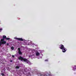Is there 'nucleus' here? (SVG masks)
<instances>
[{
  "label": "nucleus",
  "mask_w": 76,
  "mask_h": 76,
  "mask_svg": "<svg viewBox=\"0 0 76 76\" xmlns=\"http://www.w3.org/2000/svg\"><path fill=\"white\" fill-rule=\"evenodd\" d=\"M18 58L20 60H21V61H24L26 62L27 61H28V59H26V58H24L22 57V56H19Z\"/></svg>",
  "instance_id": "nucleus-1"
},
{
  "label": "nucleus",
  "mask_w": 76,
  "mask_h": 76,
  "mask_svg": "<svg viewBox=\"0 0 76 76\" xmlns=\"http://www.w3.org/2000/svg\"><path fill=\"white\" fill-rule=\"evenodd\" d=\"M6 44V41H1L0 42V46L1 45V44Z\"/></svg>",
  "instance_id": "nucleus-2"
},
{
  "label": "nucleus",
  "mask_w": 76,
  "mask_h": 76,
  "mask_svg": "<svg viewBox=\"0 0 76 76\" xmlns=\"http://www.w3.org/2000/svg\"><path fill=\"white\" fill-rule=\"evenodd\" d=\"M18 54H20V55H21L22 54V53L21 52V51H20V48H19L18 49Z\"/></svg>",
  "instance_id": "nucleus-3"
},
{
  "label": "nucleus",
  "mask_w": 76,
  "mask_h": 76,
  "mask_svg": "<svg viewBox=\"0 0 76 76\" xmlns=\"http://www.w3.org/2000/svg\"><path fill=\"white\" fill-rule=\"evenodd\" d=\"M3 39H1V41H4V39L6 38V36L5 35H3Z\"/></svg>",
  "instance_id": "nucleus-4"
},
{
  "label": "nucleus",
  "mask_w": 76,
  "mask_h": 76,
  "mask_svg": "<svg viewBox=\"0 0 76 76\" xmlns=\"http://www.w3.org/2000/svg\"><path fill=\"white\" fill-rule=\"evenodd\" d=\"M60 49H61V50H62L63 49V48H64V45H63L62 44H61L60 45Z\"/></svg>",
  "instance_id": "nucleus-5"
},
{
  "label": "nucleus",
  "mask_w": 76,
  "mask_h": 76,
  "mask_svg": "<svg viewBox=\"0 0 76 76\" xmlns=\"http://www.w3.org/2000/svg\"><path fill=\"white\" fill-rule=\"evenodd\" d=\"M62 50V52L63 53H65L67 51V49L66 48H64Z\"/></svg>",
  "instance_id": "nucleus-6"
},
{
  "label": "nucleus",
  "mask_w": 76,
  "mask_h": 76,
  "mask_svg": "<svg viewBox=\"0 0 76 76\" xmlns=\"http://www.w3.org/2000/svg\"><path fill=\"white\" fill-rule=\"evenodd\" d=\"M48 75H47V74H40L39 76H47Z\"/></svg>",
  "instance_id": "nucleus-7"
},
{
  "label": "nucleus",
  "mask_w": 76,
  "mask_h": 76,
  "mask_svg": "<svg viewBox=\"0 0 76 76\" xmlns=\"http://www.w3.org/2000/svg\"><path fill=\"white\" fill-rule=\"evenodd\" d=\"M18 40L19 41H23V40L22 38H19Z\"/></svg>",
  "instance_id": "nucleus-8"
},
{
  "label": "nucleus",
  "mask_w": 76,
  "mask_h": 76,
  "mask_svg": "<svg viewBox=\"0 0 76 76\" xmlns=\"http://www.w3.org/2000/svg\"><path fill=\"white\" fill-rule=\"evenodd\" d=\"M36 54L37 56H39V53L37 52L36 53Z\"/></svg>",
  "instance_id": "nucleus-9"
},
{
  "label": "nucleus",
  "mask_w": 76,
  "mask_h": 76,
  "mask_svg": "<svg viewBox=\"0 0 76 76\" xmlns=\"http://www.w3.org/2000/svg\"><path fill=\"white\" fill-rule=\"evenodd\" d=\"M6 39H7V40H9L10 39L9 37H6Z\"/></svg>",
  "instance_id": "nucleus-10"
},
{
  "label": "nucleus",
  "mask_w": 76,
  "mask_h": 76,
  "mask_svg": "<svg viewBox=\"0 0 76 76\" xmlns=\"http://www.w3.org/2000/svg\"><path fill=\"white\" fill-rule=\"evenodd\" d=\"M11 49L12 50H14V47H12L11 48Z\"/></svg>",
  "instance_id": "nucleus-11"
},
{
  "label": "nucleus",
  "mask_w": 76,
  "mask_h": 76,
  "mask_svg": "<svg viewBox=\"0 0 76 76\" xmlns=\"http://www.w3.org/2000/svg\"><path fill=\"white\" fill-rule=\"evenodd\" d=\"M15 68L16 69H19V66H16Z\"/></svg>",
  "instance_id": "nucleus-12"
},
{
  "label": "nucleus",
  "mask_w": 76,
  "mask_h": 76,
  "mask_svg": "<svg viewBox=\"0 0 76 76\" xmlns=\"http://www.w3.org/2000/svg\"><path fill=\"white\" fill-rule=\"evenodd\" d=\"M15 39H17V40H19V38H18L17 37L15 38Z\"/></svg>",
  "instance_id": "nucleus-13"
},
{
  "label": "nucleus",
  "mask_w": 76,
  "mask_h": 76,
  "mask_svg": "<svg viewBox=\"0 0 76 76\" xmlns=\"http://www.w3.org/2000/svg\"><path fill=\"white\" fill-rule=\"evenodd\" d=\"M12 57L13 58H14L15 57V56L14 55H12Z\"/></svg>",
  "instance_id": "nucleus-14"
},
{
  "label": "nucleus",
  "mask_w": 76,
  "mask_h": 76,
  "mask_svg": "<svg viewBox=\"0 0 76 76\" xmlns=\"http://www.w3.org/2000/svg\"><path fill=\"white\" fill-rule=\"evenodd\" d=\"M1 75L2 76H4V74L3 73L1 74Z\"/></svg>",
  "instance_id": "nucleus-15"
},
{
  "label": "nucleus",
  "mask_w": 76,
  "mask_h": 76,
  "mask_svg": "<svg viewBox=\"0 0 76 76\" xmlns=\"http://www.w3.org/2000/svg\"><path fill=\"white\" fill-rule=\"evenodd\" d=\"M45 61H48V60L46 59L45 60Z\"/></svg>",
  "instance_id": "nucleus-16"
},
{
  "label": "nucleus",
  "mask_w": 76,
  "mask_h": 76,
  "mask_svg": "<svg viewBox=\"0 0 76 76\" xmlns=\"http://www.w3.org/2000/svg\"><path fill=\"white\" fill-rule=\"evenodd\" d=\"M0 31H2V28H0Z\"/></svg>",
  "instance_id": "nucleus-17"
},
{
  "label": "nucleus",
  "mask_w": 76,
  "mask_h": 76,
  "mask_svg": "<svg viewBox=\"0 0 76 76\" xmlns=\"http://www.w3.org/2000/svg\"><path fill=\"white\" fill-rule=\"evenodd\" d=\"M10 62H12V60H11V61H10Z\"/></svg>",
  "instance_id": "nucleus-18"
},
{
  "label": "nucleus",
  "mask_w": 76,
  "mask_h": 76,
  "mask_svg": "<svg viewBox=\"0 0 76 76\" xmlns=\"http://www.w3.org/2000/svg\"><path fill=\"white\" fill-rule=\"evenodd\" d=\"M7 45H9V43H7Z\"/></svg>",
  "instance_id": "nucleus-19"
},
{
  "label": "nucleus",
  "mask_w": 76,
  "mask_h": 76,
  "mask_svg": "<svg viewBox=\"0 0 76 76\" xmlns=\"http://www.w3.org/2000/svg\"><path fill=\"white\" fill-rule=\"evenodd\" d=\"M73 70H74V69H73Z\"/></svg>",
  "instance_id": "nucleus-20"
},
{
  "label": "nucleus",
  "mask_w": 76,
  "mask_h": 76,
  "mask_svg": "<svg viewBox=\"0 0 76 76\" xmlns=\"http://www.w3.org/2000/svg\"><path fill=\"white\" fill-rule=\"evenodd\" d=\"M48 75H49V74H48Z\"/></svg>",
  "instance_id": "nucleus-21"
},
{
  "label": "nucleus",
  "mask_w": 76,
  "mask_h": 76,
  "mask_svg": "<svg viewBox=\"0 0 76 76\" xmlns=\"http://www.w3.org/2000/svg\"><path fill=\"white\" fill-rule=\"evenodd\" d=\"M3 64H4V63H3Z\"/></svg>",
  "instance_id": "nucleus-22"
},
{
  "label": "nucleus",
  "mask_w": 76,
  "mask_h": 76,
  "mask_svg": "<svg viewBox=\"0 0 76 76\" xmlns=\"http://www.w3.org/2000/svg\"><path fill=\"white\" fill-rule=\"evenodd\" d=\"M50 76H51V75H50Z\"/></svg>",
  "instance_id": "nucleus-23"
}]
</instances>
